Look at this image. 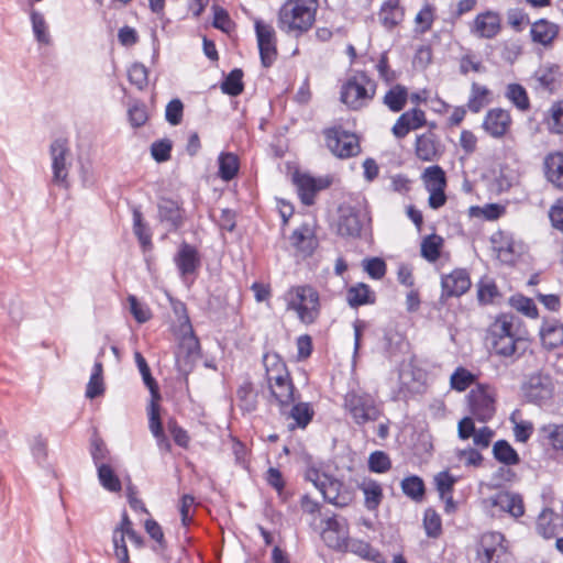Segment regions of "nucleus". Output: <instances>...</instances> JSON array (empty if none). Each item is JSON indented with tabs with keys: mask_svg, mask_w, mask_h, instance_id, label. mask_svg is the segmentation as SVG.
<instances>
[{
	"mask_svg": "<svg viewBox=\"0 0 563 563\" xmlns=\"http://www.w3.org/2000/svg\"><path fill=\"white\" fill-rule=\"evenodd\" d=\"M435 139V134L430 131L417 136L415 152L419 159L432 162L437 157L438 146Z\"/></svg>",
	"mask_w": 563,
	"mask_h": 563,
	"instance_id": "33",
	"label": "nucleus"
},
{
	"mask_svg": "<svg viewBox=\"0 0 563 563\" xmlns=\"http://www.w3.org/2000/svg\"><path fill=\"white\" fill-rule=\"evenodd\" d=\"M97 475L100 485L111 493H119L122 489V483L118 474L110 464H100L97 467Z\"/></svg>",
	"mask_w": 563,
	"mask_h": 563,
	"instance_id": "40",
	"label": "nucleus"
},
{
	"mask_svg": "<svg viewBox=\"0 0 563 563\" xmlns=\"http://www.w3.org/2000/svg\"><path fill=\"white\" fill-rule=\"evenodd\" d=\"M289 242L294 249L307 255H311L318 244L316 232L308 221L302 222L292 231L289 236Z\"/></svg>",
	"mask_w": 563,
	"mask_h": 563,
	"instance_id": "23",
	"label": "nucleus"
},
{
	"mask_svg": "<svg viewBox=\"0 0 563 563\" xmlns=\"http://www.w3.org/2000/svg\"><path fill=\"white\" fill-rule=\"evenodd\" d=\"M456 482L457 478L449 471H441L434 476L435 489L441 499H444L448 495L453 493Z\"/></svg>",
	"mask_w": 563,
	"mask_h": 563,
	"instance_id": "57",
	"label": "nucleus"
},
{
	"mask_svg": "<svg viewBox=\"0 0 563 563\" xmlns=\"http://www.w3.org/2000/svg\"><path fill=\"white\" fill-rule=\"evenodd\" d=\"M400 488L402 494L415 503H421L426 498V484L419 475L411 474L404 477Z\"/></svg>",
	"mask_w": 563,
	"mask_h": 563,
	"instance_id": "32",
	"label": "nucleus"
},
{
	"mask_svg": "<svg viewBox=\"0 0 563 563\" xmlns=\"http://www.w3.org/2000/svg\"><path fill=\"white\" fill-rule=\"evenodd\" d=\"M402 12L399 9L398 0H386L379 11V20L388 30L394 29L400 21Z\"/></svg>",
	"mask_w": 563,
	"mask_h": 563,
	"instance_id": "43",
	"label": "nucleus"
},
{
	"mask_svg": "<svg viewBox=\"0 0 563 563\" xmlns=\"http://www.w3.org/2000/svg\"><path fill=\"white\" fill-rule=\"evenodd\" d=\"M368 470L372 473L383 474L391 468V461L389 455L384 451H374L368 457Z\"/></svg>",
	"mask_w": 563,
	"mask_h": 563,
	"instance_id": "58",
	"label": "nucleus"
},
{
	"mask_svg": "<svg viewBox=\"0 0 563 563\" xmlns=\"http://www.w3.org/2000/svg\"><path fill=\"white\" fill-rule=\"evenodd\" d=\"M426 124L424 111L419 108H412L400 114L391 128V132L396 139H404L410 131L418 130Z\"/></svg>",
	"mask_w": 563,
	"mask_h": 563,
	"instance_id": "20",
	"label": "nucleus"
},
{
	"mask_svg": "<svg viewBox=\"0 0 563 563\" xmlns=\"http://www.w3.org/2000/svg\"><path fill=\"white\" fill-rule=\"evenodd\" d=\"M408 100V89L402 85H395L384 96L383 102L391 112H400Z\"/></svg>",
	"mask_w": 563,
	"mask_h": 563,
	"instance_id": "37",
	"label": "nucleus"
},
{
	"mask_svg": "<svg viewBox=\"0 0 563 563\" xmlns=\"http://www.w3.org/2000/svg\"><path fill=\"white\" fill-rule=\"evenodd\" d=\"M492 243L494 249L499 253V256L504 257L505 262H508V256L511 258L515 254V242L510 235L504 234L499 231L492 236Z\"/></svg>",
	"mask_w": 563,
	"mask_h": 563,
	"instance_id": "53",
	"label": "nucleus"
},
{
	"mask_svg": "<svg viewBox=\"0 0 563 563\" xmlns=\"http://www.w3.org/2000/svg\"><path fill=\"white\" fill-rule=\"evenodd\" d=\"M49 155L52 159V179L51 183L62 189H69L68 178L71 163L67 161L70 155L68 140L65 137L55 139L49 145Z\"/></svg>",
	"mask_w": 563,
	"mask_h": 563,
	"instance_id": "9",
	"label": "nucleus"
},
{
	"mask_svg": "<svg viewBox=\"0 0 563 563\" xmlns=\"http://www.w3.org/2000/svg\"><path fill=\"white\" fill-rule=\"evenodd\" d=\"M475 376L465 367L459 366L451 375V388L456 391L466 390L473 383Z\"/></svg>",
	"mask_w": 563,
	"mask_h": 563,
	"instance_id": "60",
	"label": "nucleus"
},
{
	"mask_svg": "<svg viewBox=\"0 0 563 563\" xmlns=\"http://www.w3.org/2000/svg\"><path fill=\"white\" fill-rule=\"evenodd\" d=\"M511 124V117L507 110L495 108L486 113L483 128L493 137H503Z\"/></svg>",
	"mask_w": 563,
	"mask_h": 563,
	"instance_id": "22",
	"label": "nucleus"
},
{
	"mask_svg": "<svg viewBox=\"0 0 563 563\" xmlns=\"http://www.w3.org/2000/svg\"><path fill=\"white\" fill-rule=\"evenodd\" d=\"M346 552H351L372 563H387L386 558L378 549L374 548L369 542L361 539L350 538Z\"/></svg>",
	"mask_w": 563,
	"mask_h": 563,
	"instance_id": "29",
	"label": "nucleus"
},
{
	"mask_svg": "<svg viewBox=\"0 0 563 563\" xmlns=\"http://www.w3.org/2000/svg\"><path fill=\"white\" fill-rule=\"evenodd\" d=\"M494 459L505 466H512L520 463V455L516 449L505 439H499L493 444Z\"/></svg>",
	"mask_w": 563,
	"mask_h": 563,
	"instance_id": "35",
	"label": "nucleus"
},
{
	"mask_svg": "<svg viewBox=\"0 0 563 563\" xmlns=\"http://www.w3.org/2000/svg\"><path fill=\"white\" fill-rule=\"evenodd\" d=\"M555 385L550 373L538 369L526 374L520 384V393L525 402L534 406H545L554 396Z\"/></svg>",
	"mask_w": 563,
	"mask_h": 563,
	"instance_id": "6",
	"label": "nucleus"
},
{
	"mask_svg": "<svg viewBox=\"0 0 563 563\" xmlns=\"http://www.w3.org/2000/svg\"><path fill=\"white\" fill-rule=\"evenodd\" d=\"M324 136L327 146L339 158H350L361 152L357 136L341 126L325 130Z\"/></svg>",
	"mask_w": 563,
	"mask_h": 563,
	"instance_id": "11",
	"label": "nucleus"
},
{
	"mask_svg": "<svg viewBox=\"0 0 563 563\" xmlns=\"http://www.w3.org/2000/svg\"><path fill=\"white\" fill-rule=\"evenodd\" d=\"M213 11V20H212V26L217 30H220L224 33H229L232 29V20L230 18L229 12L217 4L212 5Z\"/></svg>",
	"mask_w": 563,
	"mask_h": 563,
	"instance_id": "63",
	"label": "nucleus"
},
{
	"mask_svg": "<svg viewBox=\"0 0 563 563\" xmlns=\"http://www.w3.org/2000/svg\"><path fill=\"white\" fill-rule=\"evenodd\" d=\"M443 246V239L435 234L427 235L421 242V256L428 262H435L441 255V249Z\"/></svg>",
	"mask_w": 563,
	"mask_h": 563,
	"instance_id": "45",
	"label": "nucleus"
},
{
	"mask_svg": "<svg viewBox=\"0 0 563 563\" xmlns=\"http://www.w3.org/2000/svg\"><path fill=\"white\" fill-rule=\"evenodd\" d=\"M184 115V103L179 98L172 99L165 108V120L170 125H178L181 123Z\"/></svg>",
	"mask_w": 563,
	"mask_h": 563,
	"instance_id": "62",
	"label": "nucleus"
},
{
	"mask_svg": "<svg viewBox=\"0 0 563 563\" xmlns=\"http://www.w3.org/2000/svg\"><path fill=\"white\" fill-rule=\"evenodd\" d=\"M132 217H133V233L137 238L141 246L146 250L147 247H152V233L144 221L143 213L141 211V207L133 206L132 208Z\"/></svg>",
	"mask_w": 563,
	"mask_h": 563,
	"instance_id": "36",
	"label": "nucleus"
},
{
	"mask_svg": "<svg viewBox=\"0 0 563 563\" xmlns=\"http://www.w3.org/2000/svg\"><path fill=\"white\" fill-rule=\"evenodd\" d=\"M128 79L139 90H143L148 84V69L144 64L135 62L128 69Z\"/></svg>",
	"mask_w": 563,
	"mask_h": 563,
	"instance_id": "55",
	"label": "nucleus"
},
{
	"mask_svg": "<svg viewBox=\"0 0 563 563\" xmlns=\"http://www.w3.org/2000/svg\"><path fill=\"white\" fill-rule=\"evenodd\" d=\"M554 511L544 508L537 519V531L544 539H551L556 534V525L553 523Z\"/></svg>",
	"mask_w": 563,
	"mask_h": 563,
	"instance_id": "49",
	"label": "nucleus"
},
{
	"mask_svg": "<svg viewBox=\"0 0 563 563\" xmlns=\"http://www.w3.org/2000/svg\"><path fill=\"white\" fill-rule=\"evenodd\" d=\"M157 217L168 232H176L185 224L186 210L180 201L161 197L157 202Z\"/></svg>",
	"mask_w": 563,
	"mask_h": 563,
	"instance_id": "14",
	"label": "nucleus"
},
{
	"mask_svg": "<svg viewBox=\"0 0 563 563\" xmlns=\"http://www.w3.org/2000/svg\"><path fill=\"white\" fill-rule=\"evenodd\" d=\"M253 393V384L251 382H244L236 389V397L240 401V409L243 412H253L256 410V400L255 397L252 396Z\"/></svg>",
	"mask_w": 563,
	"mask_h": 563,
	"instance_id": "54",
	"label": "nucleus"
},
{
	"mask_svg": "<svg viewBox=\"0 0 563 563\" xmlns=\"http://www.w3.org/2000/svg\"><path fill=\"white\" fill-rule=\"evenodd\" d=\"M134 360L135 364L137 366V369L142 376L143 384L148 389L151 397L153 400H161V391H159V385L157 380L153 377L151 368L147 364V361L142 355L141 352L136 351L134 353Z\"/></svg>",
	"mask_w": 563,
	"mask_h": 563,
	"instance_id": "34",
	"label": "nucleus"
},
{
	"mask_svg": "<svg viewBox=\"0 0 563 563\" xmlns=\"http://www.w3.org/2000/svg\"><path fill=\"white\" fill-rule=\"evenodd\" d=\"M472 286L471 277L465 268H455L441 276V297H461Z\"/></svg>",
	"mask_w": 563,
	"mask_h": 563,
	"instance_id": "17",
	"label": "nucleus"
},
{
	"mask_svg": "<svg viewBox=\"0 0 563 563\" xmlns=\"http://www.w3.org/2000/svg\"><path fill=\"white\" fill-rule=\"evenodd\" d=\"M468 406L472 416L479 422H488L496 412L495 398L488 394L485 387L478 386L472 389L468 395Z\"/></svg>",
	"mask_w": 563,
	"mask_h": 563,
	"instance_id": "15",
	"label": "nucleus"
},
{
	"mask_svg": "<svg viewBox=\"0 0 563 563\" xmlns=\"http://www.w3.org/2000/svg\"><path fill=\"white\" fill-rule=\"evenodd\" d=\"M173 142L167 139H159L152 143L151 155L156 163H165L170 159Z\"/></svg>",
	"mask_w": 563,
	"mask_h": 563,
	"instance_id": "59",
	"label": "nucleus"
},
{
	"mask_svg": "<svg viewBox=\"0 0 563 563\" xmlns=\"http://www.w3.org/2000/svg\"><path fill=\"white\" fill-rule=\"evenodd\" d=\"M519 322V318L512 313H500L490 327L492 338L520 339L515 331V322Z\"/></svg>",
	"mask_w": 563,
	"mask_h": 563,
	"instance_id": "31",
	"label": "nucleus"
},
{
	"mask_svg": "<svg viewBox=\"0 0 563 563\" xmlns=\"http://www.w3.org/2000/svg\"><path fill=\"white\" fill-rule=\"evenodd\" d=\"M336 234L343 239L367 240L372 236V217L365 206L347 205L339 208Z\"/></svg>",
	"mask_w": 563,
	"mask_h": 563,
	"instance_id": "3",
	"label": "nucleus"
},
{
	"mask_svg": "<svg viewBox=\"0 0 563 563\" xmlns=\"http://www.w3.org/2000/svg\"><path fill=\"white\" fill-rule=\"evenodd\" d=\"M303 479L311 483L320 492L325 503L339 509L349 507L355 499V489L351 484L334 475L321 472L311 462L305 468Z\"/></svg>",
	"mask_w": 563,
	"mask_h": 563,
	"instance_id": "2",
	"label": "nucleus"
},
{
	"mask_svg": "<svg viewBox=\"0 0 563 563\" xmlns=\"http://www.w3.org/2000/svg\"><path fill=\"white\" fill-rule=\"evenodd\" d=\"M404 338L397 331L388 330L384 332L382 347L387 358H393L401 349Z\"/></svg>",
	"mask_w": 563,
	"mask_h": 563,
	"instance_id": "51",
	"label": "nucleus"
},
{
	"mask_svg": "<svg viewBox=\"0 0 563 563\" xmlns=\"http://www.w3.org/2000/svg\"><path fill=\"white\" fill-rule=\"evenodd\" d=\"M243 76L244 73L241 68L230 70L220 85L221 91L230 97L240 96L245 88Z\"/></svg>",
	"mask_w": 563,
	"mask_h": 563,
	"instance_id": "38",
	"label": "nucleus"
},
{
	"mask_svg": "<svg viewBox=\"0 0 563 563\" xmlns=\"http://www.w3.org/2000/svg\"><path fill=\"white\" fill-rule=\"evenodd\" d=\"M292 181L297 187V194L302 205L312 206L319 191L330 187L332 180L329 176L314 177L306 173L296 172Z\"/></svg>",
	"mask_w": 563,
	"mask_h": 563,
	"instance_id": "13",
	"label": "nucleus"
},
{
	"mask_svg": "<svg viewBox=\"0 0 563 563\" xmlns=\"http://www.w3.org/2000/svg\"><path fill=\"white\" fill-rule=\"evenodd\" d=\"M376 87V82L365 71H356L342 85L340 101L351 110H360L374 98Z\"/></svg>",
	"mask_w": 563,
	"mask_h": 563,
	"instance_id": "5",
	"label": "nucleus"
},
{
	"mask_svg": "<svg viewBox=\"0 0 563 563\" xmlns=\"http://www.w3.org/2000/svg\"><path fill=\"white\" fill-rule=\"evenodd\" d=\"M344 407L358 426L376 421L380 416L374 397L368 393L347 391L344 396Z\"/></svg>",
	"mask_w": 563,
	"mask_h": 563,
	"instance_id": "8",
	"label": "nucleus"
},
{
	"mask_svg": "<svg viewBox=\"0 0 563 563\" xmlns=\"http://www.w3.org/2000/svg\"><path fill=\"white\" fill-rule=\"evenodd\" d=\"M559 32L560 26L556 23L542 18L532 23L530 36L532 42L547 47L552 45Z\"/></svg>",
	"mask_w": 563,
	"mask_h": 563,
	"instance_id": "24",
	"label": "nucleus"
},
{
	"mask_svg": "<svg viewBox=\"0 0 563 563\" xmlns=\"http://www.w3.org/2000/svg\"><path fill=\"white\" fill-rule=\"evenodd\" d=\"M240 172L239 156L233 152L222 151L218 155V177L229 183L233 180Z\"/></svg>",
	"mask_w": 563,
	"mask_h": 563,
	"instance_id": "30",
	"label": "nucleus"
},
{
	"mask_svg": "<svg viewBox=\"0 0 563 563\" xmlns=\"http://www.w3.org/2000/svg\"><path fill=\"white\" fill-rule=\"evenodd\" d=\"M313 416L314 411L309 402H297L289 411V417L295 421L289 428L291 430L295 428L305 429L311 422Z\"/></svg>",
	"mask_w": 563,
	"mask_h": 563,
	"instance_id": "44",
	"label": "nucleus"
},
{
	"mask_svg": "<svg viewBox=\"0 0 563 563\" xmlns=\"http://www.w3.org/2000/svg\"><path fill=\"white\" fill-rule=\"evenodd\" d=\"M521 339L492 338L493 351L501 357H510L515 355L519 349Z\"/></svg>",
	"mask_w": 563,
	"mask_h": 563,
	"instance_id": "48",
	"label": "nucleus"
},
{
	"mask_svg": "<svg viewBox=\"0 0 563 563\" xmlns=\"http://www.w3.org/2000/svg\"><path fill=\"white\" fill-rule=\"evenodd\" d=\"M500 296L496 283L492 279L482 278L477 284V300L481 305L493 303L494 299Z\"/></svg>",
	"mask_w": 563,
	"mask_h": 563,
	"instance_id": "52",
	"label": "nucleus"
},
{
	"mask_svg": "<svg viewBox=\"0 0 563 563\" xmlns=\"http://www.w3.org/2000/svg\"><path fill=\"white\" fill-rule=\"evenodd\" d=\"M505 96L519 111L526 112L530 110V99L526 88L521 84H509Z\"/></svg>",
	"mask_w": 563,
	"mask_h": 563,
	"instance_id": "41",
	"label": "nucleus"
},
{
	"mask_svg": "<svg viewBox=\"0 0 563 563\" xmlns=\"http://www.w3.org/2000/svg\"><path fill=\"white\" fill-rule=\"evenodd\" d=\"M504 536L499 532L484 534L481 540V550H478L482 563H503L500 558L506 551L503 547Z\"/></svg>",
	"mask_w": 563,
	"mask_h": 563,
	"instance_id": "21",
	"label": "nucleus"
},
{
	"mask_svg": "<svg viewBox=\"0 0 563 563\" xmlns=\"http://www.w3.org/2000/svg\"><path fill=\"white\" fill-rule=\"evenodd\" d=\"M362 266L367 275L375 280L382 279L387 271L386 262L378 256L364 258Z\"/></svg>",
	"mask_w": 563,
	"mask_h": 563,
	"instance_id": "61",
	"label": "nucleus"
},
{
	"mask_svg": "<svg viewBox=\"0 0 563 563\" xmlns=\"http://www.w3.org/2000/svg\"><path fill=\"white\" fill-rule=\"evenodd\" d=\"M539 434L548 441L555 451L563 452V424L549 423L539 429Z\"/></svg>",
	"mask_w": 563,
	"mask_h": 563,
	"instance_id": "46",
	"label": "nucleus"
},
{
	"mask_svg": "<svg viewBox=\"0 0 563 563\" xmlns=\"http://www.w3.org/2000/svg\"><path fill=\"white\" fill-rule=\"evenodd\" d=\"M254 31L257 41L261 64L265 68H269L277 58V40L276 33L272 25L261 19L255 20Z\"/></svg>",
	"mask_w": 563,
	"mask_h": 563,
	"instance_id": "12",
	"label": "nucleus"
},
{
	"mask_svg": "<svg viewBox=\"0 0 563 563\" xmlns=\"http://www.w3.org/2000/svg\"><path fill=\"white\" fill-rule=\"evenodd\" d=\"M364 495V507L371 512H376L384 499L382 485L371 477H365L357 485Z\"/></svg>",
	"mask_w": 563,
	"mask_h": 563,
	"instance_id": "27",
	"label": "nucleus"
},
{
	"mask_svg": "<svg viewBox=\"0 0 563 563\" xmlns=\"http://www.w3.org/2000/svg\"><path fill=\"white\" fill-rule=\"evenodd\" d=\"M173 261L181 278L195 275L201 266V256L198 249L186 241L179 244Z\"/></svg>",
	"mask_w": 563,
	"mask_h": 563,
	"instance_id": "16",
	"label": "nucleus"
},
{
	"mask_svg": "<svg viewBox=\"0 0 563 563\" xmlns=\"http://www.w3.org/2000/svg\"><path fill=\"white\" fill-rule=\"evenodd\" d=\"M509 303L517 311L521 312L526 317L537 318L539 316V311L533 299L526 297L521 294L512 295L509 298Z\"/></svg>",
	"mask_w": 563,
	"mask_h": 563,
	"instance_id": "50",
	"label": "nucleus"
},
{
	"mask_svg": "<svg viewBox=\"0 0 563 563\" xmlns=\"http://www.w3.org/2000/svg\"><path fill=\"white\" fill-rule=\"evenodd\" d=\"M423 528L429 538L435 539L442 533L441 517L433 508L426 509L423 515Z\"/></svg>",
	"mask_w": 563,
	"mask_h": 563,
	"instance_id": "56",
	"label": "nucleus"
},
{
	"mask_svg": "<svg viewBox=\"0 0 563 563\" xmlns=\"http://www.w3.org/2000/svg\"><path fill=\"white\" fill-rule=\"evenodd\" d=\"M89 452L96 467H98L100 464H109L107 461L110 460V451L108 450L104 441L98 435L96 431L90 438Z\"/></svg>",
	"mask_w": 563,
	"mask_h": 563,
	"instance_id": "47",
	"label": "nucleus"
},
{
	"mask_svg": "<svg viewBox=\"0 0 563 563\" xmlns=\"http://www.w3.org/2000/svg\"><path fill=\"white\" fill-rule=\"evenodd\" d=\"M292 298L287 303L288 310H294L305 324L316 322L320 313V296L310 285L297 286L291 289Z\"/></svg>",
	"mask_w": 563,
	"mask_h": 563,
	"instance_id": "7",
	"label": "nucleus"
},
{
	"mask_svg": "<svg viewBox=\"0 0 563 563\" xmlns=\"http://www.w3.org/2000/svg\"><path fill=\"white\" fill-rule=\"evenodd\" d=\"M488 89L476 82L472 85V93L467 101V108L473 113H478L484 106V97L488 93Z\"/></svg>",
	"mask_w": 563,
	"mask_h": 563,
	"instance_id": "64",
	"label": "nucleus"
},
{
	"mask_svg": "<svg viewBox=\"0 0 563 563\" xmlns=\"http://www.w3.org/2000/svg\"><path fill=\"white\" fill-rule=\"evenodd\" d=\"M201 356V345L194 329L183 331L177 351L175 352V367L179 375L187 377L195 368L197 360Z\"/></svg>",
	"mask_w": 563,
	"mask_h": 563,
	"instance_id": "10",
	"label": "nucleus"
},
{
	"mask_svg": "<svg viewBox=\"0 0 563 563\" xmlns=\"http://www.w3.org/2000/svg\"><path fill=\"white\" fill-rule=\"evenodd\" d=\"M500 18L498 13L485 11L478 13L471 25V34L478 38H494L500 32Z\"/></svg>",
	"mask_w": 563,
	"mask_h": 563,
	"instance_id": "19",
	"label": "nucleus"
},
{
	"mask_svg": "<svg viewBox=\"0 0 563 563\" xmlns=\"http://www.w3.org/2000/svg\"><path fill=\"white\" fill-rule=\"evenodd\" d=\"M543 167L547 180L563 190V152L549 153L544 157Z\"/></svg>",
	"mask_w": 563,
	"mask_h": 563,
	"instance_id": "28",
	"label": "nucleus"
},
{
	"mask_svg": "<svg viewBox=\"0 0 563 563\" xmlns=\"http://www.w3.org/2000/svg\"><path fill=\"white\" fill-rule=\"evenodd\" d=\"M271 364L265 363L266 379L272 397L283 408L295 400V385L288 372L286 363L278 354L273 355Z\"/></svg>",
	"mask_w": 563,
	"mask_h": 563,
	"instance_id": "4",
	"label": "nucleus"
},
{
	"mask_svg": "<svg viewBox=\"0 0 563 563\" xmlns=\"http://www.w3.org/2000/svg\"><path fill=\"white\" fill-rule=\"evenodd\" d=\"M32 31L36 42L40 44L48 45L51 43V35L44 15L34 8L29 10Z\"/></svg>",
	"mask_w": 563,
	"mask_h": 563,
	"instance_id": "42",
	"label": "nucleus"
},
{
	"mask_svg": "<svg viewBox=\"0 0 563 563\" xmlns=\"http://www.w3.org/2000/svg\"><path fill=\"white\" fill-rule=\"evenodd\" d=\"M560 77V66L551 63L540 66L532 75V79L537 81L536 89L550 95L560 89L562 84Z\"/></svg>",
	"mask_w": 563,
	"mask_h": 563,
	"instance_id": "18",
	"label": "nucleus"
},
{
	"mask_svg": "<svg viewBox=\"0 0 563 563\" xmlns=\"http://www.w3.org/2000/svg\"><path fill=\"white\" fill-rule=\"evenodd\" d=\"M318 9L319 0H286L277 13V27L298 38L313 26Z\"/></svg>",
	"mask_w": 563,
	"mask_h": 563,
	"instance_id": "1",
	"label": "nucleus"
},
{
	"mask_svg": "<svg viewBox=\"0 0 563 563\" xmlns=\"http://www.w3.org/2000/svg\"><path fill=\"white\" fill-rule=\"evenodd\" d=\"M421 178L424 183L426 190L445 189L448 186L445 172L439 165H431L427 167L423 170Z\"/></svg>",
	"mask_w": 563,
	"mask_h": 563,
	"instance_id": "39",
	"label": "nucleus"
},
{
	"mask_svg": "<svg viewBox=\"0 0 563 563\" xmlns=\"http://www.w3.org/2000/svg\"><path fill=\"white\" fill-rule=\"evenodd\" d=\"M346 303L352 309L376 302V292L365 283H356L346 289Z\"/></svg>",
	"mask_w": 563,
	"mask_h": 563,
	"instance_id": "25",
	"label": "nucleus"
},
{
	"mask_svg": "<svg viewBox=\"0 0 563 563\" xmlns=\"http://www.w3.org/2000/svg\"><path fill=\"white\" fill-rule=\"evenodd\" d=\"M540 339L542 346L552 351L563 345V323L556 319L551 322L544 320L540 327Z\"/></svg>",
	"mask_w": 563,
	"mask_h": 563,
	"instance_id": "26",
	"label": "nucleus"
}]
</instances>
